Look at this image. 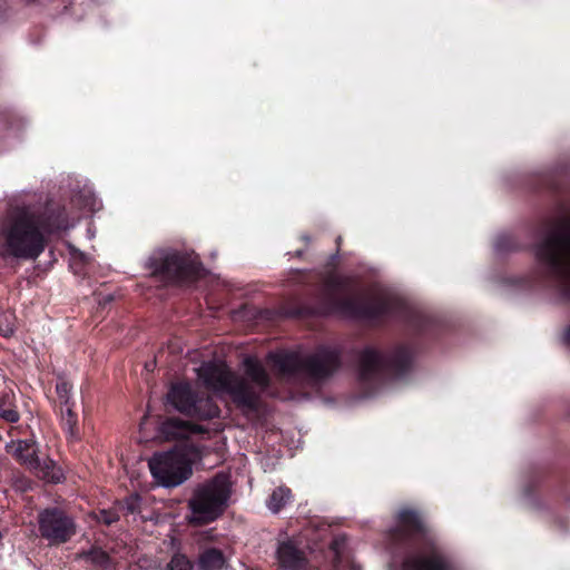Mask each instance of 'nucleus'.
I'll return each instance as SVG.
<instances>
[{
  "instance_id": "nucleus-1",
  "label": "nucleus",
  "mask_w": 570,
  "mask_h": 570,
  "mask_svg": "<svg viewBox=\"0 0 570 570\" xmlns=\"http://www.w3.org/2000/svg\"><path fill=\"white\" fill-rule=\"evenodd\" d=\"M394 543H407L402 570H458L439 546L436 538L419 510L401 508L395 524L389 530Z\"/></svg>"
},
{
  "instance_id": "nucleus-2",
  "label": "nucleus",
  "mask_w": 570,
  "mask_h": 570,
  "mask_svg": "<svg viewBox=\"0 0 570 570\" xmlns=\"http://www.w3.org/2000/svg\"><path fill=\"white\" fill-rule=\"evenodd\" d=\"M52 233L48 217L32 206H16L8 212L4 227L8 253L20 259L38 258Z\"/></svg>"
},
{
  "instance_id": "nucleus-3",
  "label": "nucleus",
  "mask_w": 570,
  "mask_h": 570,
  "mask_svg": "<svg viewBox=\"0 0 570 570\" xmlns=\"http://www.w3.org/2000/svg\"><path fill=\"white\" fill-rule=\"evenodd\" d=\"M534 254L548 284L570 299V225L559 224L547 230L535 244Z\"/></svg>"
},
{
  "instance_id": "nucleus-4",
  "label": "nucleus",
  "mask_w": 570,
  "mask_h": 570,
  "mask_svg": "<svg viewBox=\"0 0 570 570\" xmlns=\"http://www.w3.org/2000/svg\"><path fill=\"white\" fill-rule=\"evenodd\" d=\"M198 377L213 392L229 395L237 406L249 411L257 409L258 392L244 377L236 375L224 365L203 364L198 370Z\"/></svg>"
},
{
  "instance_id": "nucleus-5",
  "label": "nucleus",
  "mask_w": 570,
  "mask_h": 570,
  "mask_svg": "<svg viewBox=\"0 0 570 570\" xmlns=\"http://www.w3.org/2000/svg\"><path fill=\"white\" fill-rule=\"evenodd\" d=\"M325 297L334 312L347 317H376L387 312L383 299L368 301L351 288L350 282L341 276L326 281Z\"/></svg>"
},
{
  "instance_id": "nucleus-6",
  "label": "nucleus",
  "mask_w": 570,
  "mask_h": 570,
  "mask_svg": "<svg viewBox=\"0 0 570 570\" xmlns=\"http://www.w3.org/2000/svg\"><path fill=\"white\" fill-rule=\"evenodd\" d=\"M229 494L230 491L224 478H215L198 487L188 502L189 523L203 525L218 519L227 507Z\"/></svg>"
},
{
  "instance_id": "nucleus-7",
  "label": "nucleus",
  "mask_w": 570,
  "mask_h": 570,
  "mask_svg": "<svg viewBox=\"0 0 570 570\" xmlns=\"http://www.w3.org/2000/svg\"><path fill=\"white\" fill-rule=\"evenodd\" d=\"M269 358L282 373L305 370L314 379H324L340 366V355L334 348H321L312 355L301 357L297 353L269 354Z\"/></svg>"
},
{
  "instance_id": "nucleus-8",
  "label": "nucleus",
  "mask_w": 570,
  "mask_h": 570,
  "mask_svg": "<svg viewBox=\"0 0 570 570\" xmlns=\"http://www.w3.org/2000/svg\"><path fill=\"white\" fill-rule=\"evenodd\" d=\"M412 362V352L399 347L390 355H383L374 348H365L360 356V379L363 382L379 381L389 372L403 373Z\"/></svg>"
},
{
  "instance_id": "nucleus-9",
  "label": "nucleus",
  "mask_w": 570,
  "mask_h": 570,
  "mask_svg": "<svg viewBox=\"0 0 570 570\" xmlns=\"http://www.w3.org/2000/svg\"><path fill=\"white\" fill-rule=\"evenodd\" d=\"M7 449L20 463L33 471L38 478L55 483L60 481L61 470L51 459L45 458L41 460L37 455L33 441L19 440L9 444Z\"/></svg>"
},
{
  "instance_id": "nucleus-10",
  "label": "nucleus",
  "mask_w": 570,
  "mask_h": 570,
  "mask_svg": "<svg viewBox=\"0 0 570 570\" xmlns=\"http://www.w3.org/2000/svg\"><path fill=\"white\" fill-rule=\"evenodd\" d=\"M38 524L40 535L51 544L69 541L76 533V524L62 509L53 507L39 512Z\"/></svg>"
},
{
  "instance_id": "nucleus-11",
  "label": "nucleus",
  "mask_w": 570,
  "mask_h": 570,
  "mask_svg": "<svg viewBox=\"0 0 570 570\" xmlns=\"http://www.w3.org/2000/svg\"><path fill=\"white\" fill-rule=\"evenodd\" d=\"M164 413L157 415V425L153 440L156 443H173L178 441V384L171 383L163 402Z\"/></svg>"
},
{
  "instance_id": "nucleus-12",
  "label": "nucleus",
  "mask_w": 570,
  "mask_h": 570,
  "mask_svg": "<svg viewBox=\"0 0 570 570\" xmlns=\"http://www.w3.org/2000/svg\"><path fill=\"white\" fill-rule=\"evenodd\" d=\"M148 466L157 484L165 488L178 485V445L156 452L148 460Z\"/></svg>"
},
{
  "instance_id": "nucleus-13",
  "label": "nucleus",
  "mask_w": 570,
  "mask_h": 570,
  "mask_svg": "<svg viewBox=\"0 0 570 570\" xmlns=\"http://www.w3.org/2000/svg\"><path fill=\"white\" fill-rule=\"evenodd\" d=\"M148 267L151 269L153 275L175 284L178 279V254L175 250L156 252L149 258Z\"/></svg>"
},
{
  "instance_id": "nucleus-14",
  "label": "nucleus",
  "mask_w": 570,
  "mask_h": 570,
  "mask_svg": "<svg viewBox=\"0 0 570 570\" xmlns=\"http://www.w3.org/2000/svg\"><path fill=\"white\" fill-rule=\"evenodd\" d=\"M277 558L281 566L287 570H301L304 568V558L291 542H283L277 549Z\"/></svg>"
},
{
  "instance_id": "nucleus-15",
  "label": "nucleus",
  "mask_w": 570,
  "mask_h": 570,
  "mask_svg": "<svg viewBox=\"0 0 570 570\" xmlns=\"http://www.w3.org/2000/svg\"><path fill=\"white\" fill-rule=\"evenodd\" d=\"M180 413H187L190 415H198L204 419H209L218 415V407L212 404L209 400H206L205 405L206 410L204 412H200L198 405L194 403L193 405L186 407L185 402L189 400L190 396V390L187 384H183L180 382Z\"/></svg>"
},
{
  "instance_id": "nucleus-16",
  "label": "nucleus",
  "mask_w": 570,
  "mask_h": 570,
  "mask_svg": "<svg viewBox=\"0 0 570 570\" xmlns=\"http://www.w3.org/2000/svg\"><path fill=\"white\" fill-rule=\"evenodd\" d=\"M245 373L261 390H265L269 385V376L263 365L252 358L244 360Z\"/></svg>"
},
{
  "instance_id": "nucleus-17",
  "label": "nucleus",
  "mask_w": 570,
  "mask_h": 570,
  "mask_svg": "<svg viewBox=\"0 0 570 570\" xmlns=\"http://www.w3.org/2000/svg\"><path fill=\"white\" fill-rule=\"evenodd\" d=\"M227 559L224 553L215 548L205 550L198 559L202 570H222L226 566Z\"/></svg>"
},
{
  "instance_id": "nucleus-18",
  "label": "nucleus",
  "mask_w": 570,
  "mask_h": 570,
  "mask_svg": "<svg viewBox=\"0 0 570 570\" xmlns=\"http://www.w3.org/2000/svg\"><path fill=\"white\" fill-rule=\"evenodd\" d=\"M292 500V491L286 487L276 488L267 500V508L273 512H279Z\"/></svg>"
},
{
  "instance_id": "nucleus-19",
  "label": "nucleus",
  "mask_w": 570,
  "mask_h": 570,
  "mask_svg": "<svg viewBox=\"0 0 570 570\" xmlns=\"http://www.w3.org/2000/svg\"><path fill=\"white\" fill-rule=\"evenodd\" d=\"M202 264L197 256L191 255L187 258L180 256V279L183 276L198 277L202 273Z\"/></svg>"
},
{
  "instance_id": "nucleus-20",
  "label": "nucleus",
  "mask_w": 570,
  "mask_h": 570,
  "mask_svg": "<svg viewBox=\"0 0 570 570\" xmlns=\"http://www.w3.org/2000/svg\"><path fill=\"white\" fill-rule=\"evenodd\" d=\"M80 556L99 568L107 569L110 566L108 553L100 548H92Z\"/></svg>"
},
{
  "instance_id": "nucleus-21",
  "label": "nucleus",
  "mask_w": 570,
  "mask_h": 570,
  "mask_svg": "<svg viewBox=\"0 0 570 570\" xmlns=\"http://www.w3.org/2000/svg\"><path fill=\"white\" fill-rule=\"evenodd\" d=\"M62 409V425L67 433L73 438L76 436L77 416L72 412L71 405L63 406Z\"/></svg>"
},
{
  "instance_id": "nucleus-22",
  "label": "nucleus",
  "mask_w": 570,
  "mask_h": 570,
  "mask_svg": "<svg viewBox=\"0 0 570 570\" xmlns=\"http://www.w3.org/2000/svg\"><path fill=\"white\" fill-rule=\"evenodd\" d=\"M16 322L11 313L0 314V335L9 337L14 333Z\"/></svg>"
},
{
  "instance_id": "nucleus-23",
  "label": "nucleus",
  "mask_w": 570,
  "mask_h": 570,
  "mask_svg": "<svg viewBox=\"0 0 570 570\" xmlns=\"http://www.w3.org/2000/svg\"><path fill=\"white\" fill-rule=\"evenodd\" d=\"M56 391L59 397V401L62 406H68L70 404V396H71V385L66 382L61 381L56 385Z\"/></svg>"
},
{
  "instance_id": "nucleus-24",
  "label": "nucleus",
  "mask_w": 570,
  "mask_h": 570,
  "mask_svg": "<svg viewBox=\"0 0 570 570\" xmlns=\"http://www.w3.org/2000/svg\"><path fill=\"white\" fill-rule=\"evenodd\" d=\"M186 448L180 443V484L193 474L191 463L184 459Z\"/></svg>"
},
{
  "instance_id": "nucleus-25",
  "label": "nucleus",
  "mask_w": 570,
  "mask_h": 570,
  "mask_svg": "<svg viewBox=\"0 0 570 570\" xmlns=\"http://www.w3.org/2000/svg\"><path fill=\"white\" fill-rule=\"evenodd\" d=\"M139 495H130L125 500L122 508L127 511V513H135L139 509Z\"/></svg>"
},
{
  "instance_id": "nucleus-26",
  "label": "nucleus",
  "mask_w": 570,
  "mask_h": 570,
  "mask_svg": "<svg viewBox=\"0 0 570 570\" xmlns=\"http://www.w3.org/2000/svg\"><path fill=\"white\" fill-rule=\"evenodd\" d=\"M119 520V515L117 512L115 511H111V510H102L100 511L99 513V521H101L102 523L109 525L116 521Z\"/></svg>"
},
{
  "instance_id": "nucleus-27",
  "label": "nucleus",
  "mask_w": 570,
  "mask_h": 570,
  "mask_svg": "<svg viewBox=\"0 0 570 570\" xmlns=\"http://www.w3.org/2000/svg\"><path fill=\"white\" fill-rule=\"evenodd\" d=\"M0 417L7 422L16 423L19 420V413L13 409H0Z\"/></svg>"
},
{
  "instance_id": "nucleus-28",
  "label": "nucleus",
  "mask_w": 570,
  "mask_h": 570,
  "mask_svg": "<svg viewBox=\"0 0 570 570\" xmlns=\"http://www.w3.org/2000/svg\"><path fill=\"white\" fill-rule=\"evenodd\" d=\"M194 566L193 563L186 559L185 556L180 554V568L179 570H193Z\"/></svg>"
},
{
  "instance_id": "nucleus-29",
  "label": "nucleus",
  "mask_w": 570,
  "mask_h": 570,
  "mask_svg": "<svg viewBox=\"0 0 570 570\" xmlns=\"http://www.w3.org/2000/svg\"><path fill=\"white\" fill-rule=\"evenodd\" d=\"M177 566H178L177 554H174L171 558V561L167 564L165 570H176Z\"/></svg>"
},
{
  "instance_id": "nucleus-30",
  "label": "nucleus",
  "mask_w": 570,
  "mask_h": 570,
  "mask_svg": "<svg viewBox=\"0 0 570 570\" xmlns=\"http://www.w3.org/2000/svg\"><path fill=\"white\" fill-rule=\"evenodd\" d=\"M145 367H146V370H147V371H153V370H154V367H155V361L147 362V363L145 364Z\"/></svg>"
},
{
  "instance_id": "nucleus-31",
  "label": "nucleus",
  "mask_w": 570,
  "mask_h": 570,
  "mask_svg": "<svg viewBox=\"0 0 570 570\" xmlns=\"http://www.w3.org/2000/svg\"><path fill=\"white\" fill-rule=\"evenodd\" d=\"M566 340H567V343L570 345V327L568 328V331L566 333Z\"/></svg>"
},
{
  "instance_id": "nucleus-32",
  "label": "nucleus",
  "mask_w": 570,
  "mask_h": 570,
  "mask_svg": "<svg viewBox=\"0 0 570 570\" xmlns=\"http://www.w3.org/2000/svg\"><path fill=\"white\" fill-rule=\"evenodd\" d=\"M179 426H180V433H181L183 430H185L187 428V424L180 420Z\"/></svg>"
},
{
  "instance_id": "nucleus-33",
  "label": "nucleus",
  "mask_w": 570,
  "mask_h": 570,
  "mask_svg": "<svg viewBox=\"0 0 570 570\" xmlns=\"http://www.w3.org/2000/svg\"><path fill=\"white\" fill-rule=\"evenodd\" d=\"M341 242H342V237H341V236H338V237H337V239H336L337 245H340V244H341Z\"/></svg>"
},
{
  "instance_id": "nucleus-34",
  "label": "nucleus",
  "mask_w": 570,
  "mask_h": 570,
  "mask_svg": "<svg viewBox=\"0 0 570 570\" xmlns=\"http://www.w3.org/2000/svg\"><path fill=\"white\" fill-rule=\"evenodd\" d=\"M303 238H304L306 242H309V240H311V237H309V236H303Z\"/></svg>"
},
{
  "instance_id": "nucleus-35",
  "label": "nucleus",
  "mask_w": 570,
  "mask_h": 570,
  "mask_svg": "<svg viewBox=\"0 0 570 570\" xmlns=\"http://www.w3.org/2000/svg\"><path fill=\"white\" fill-rule=\"evenodd\" d=\"M27 2H33L35 0H26Z\"/></svg>"
}]
</instances>
